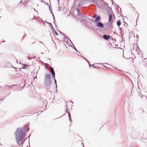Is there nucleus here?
Instances as JSON below:
<instances>
[{
    "label": "nucleus",
    "mask_w": 147,
    "mask_h": 147,
    "mask_svg": "<svg viewBox=\"0 0 147 147\" xmlns=\"http://www.w3.org/2000/svg\"><path fill=\"white\" fill-rule=\"evenodd\" d=\"M51 83V76L49 74H47L45 76V84L46 86H48Z\"/></svg>",
    "instance_id": "1"
},
{
    "label": "nucleus",
    "mask_w": 147,
    "mask_h": 147,
    "mask_svg": "<svg viewBox=\"0 0 147 147\" xmlns=\"http://www.w3.org/2000/svg\"><path fill=\"white\" fill-rule=\"evenodd\" d=\"M96 26L98 27L103 28L104 25L103 24L100 22H98L96 24Z\"/></svg>",
    "instance_id": "2"
},
{
    "label": "nucleus",
    "mask_w": 147,
    "mask_h": 147,
    "mask_svg": "<svg viewBox=\"0 0 147 147\" xmlns=\"http://www.w3.org/2000/svg\"><path fill=\"white\" fill-rule=\"evenodd\" d=\"M50 71L52 74L53 77L54 78H55V72L53 70V69L52 67H51Z\"/></svg>",
    "instance_id": "3"
},
{
    "label": "nucleus",
    "mask_w": 147,
    "mask_h": 147,
    "mask_svg": "<svg viewBox=\"0 0 147 147\" xmlns=\"http://www.w3.org/2000/svg\"><path fill=\"white\" fill-rule=\"evenodd\" d=\"M103 38L107 40H108L110 39V36L109 35H104L103 36Z\"/></svg>",
    "instance_id": "4"
},
{
    "label": "nucleus",
    "mask_w": 147,
    "mask_h": 147,
    "mask_svg": "<svg viewBox=\"0 0 147 147\" xmlns=\"http://www.w3.org/2000/svg\"><path fill=\"white\" fill-rule=\"evenodd\" d=\"M113 18V15L111 14H109V22H111L112 21V19Z\"/></svg>",
    "instance_id": "5"
},
{
    "label": "nucleus",
    "mask_w": 147,
    "mask_h": 147,
    "mask_svg": "<svg viewBox=\"0 0 147 147\" xmlns=\"http://www.w3.org/2000/svg\"><path fill=\"white\" fill-rule=\"evenodd\" d=\"M100 17L99 16H98L96 18V19L95 20V22H98L99 20H100Z\"/></svg>",
    "instance_id": "6"
},
{
    "label": "nucleus",
    "mask_w": 147,
    "mask_h": 147,
    "mask_svg": "<svg viewBox=\"0 0 147 147\" xmlns=\"http://www.w3.org/2000/svg\"><path fill=\"white\" fill-rule=\"evenodd\" d=\"M121 24V22H120V21H117V25L118 26H119Z\"/></svg>",
    "instance_id": "7"
},
{
    "label": "nucleus",
    "mask_w": 147,
    "mask_h": 147,
    "mask_svg": "<svg viewBox=\"0 0 147 147\" xmlns=\"http://www.w3.org/2000/svg\"><path fill=\"white\" fill-rule=\"evenodd\" d=\"M22 129L20 128H18L17 129V131H16V133H17L18 132V131H22Z\"/></svg>",
    "instance_id": "8"
},
{
    "label": "nucleus",
    "mask_w": 147,
    "mask_h": 147,
    "mask_svg": "<svg viewBox=\"0 0 147 147\" xmlns=\"http://www.w3.org/2000/svg\"><path fill=\"white\" fill-rule=\"evenodd\" d=\"M77 11H78V14L79 15H80V11H79V9H77Z\"/></svg>",
    "instance_id": "9"
},
{
    "label": "nucleus",
    "mask_w": 147,
    "mask_h": 147,
    "mask_svg": "<svg viewBox=\"0 0 147 147\" xmlns=\"http://www.w3.org/2000/svg\"><path fill=\"white\" fill-rule=\"evenodd\" d=\"M54 34L56 35H58V34H57V32L55 30H54Z\"/></svg>",
    "instance_id": "10"
},
{
    "label": "nucleus",
    "mask_w": 147,
    "mask_h": 147,
    "mask_svg": "<svg viewBox=\"0 0 147 147\" xmlns=\"http://www.w3.org/2000/svg\"><path fill=\"white\" fill-rule=\"evenodd\" d=\"M97 15L95 14V15H94L93 16V17L94 18H96V17H97Z\"/></svg>",
    "instance_id": "11"
},
{
    "label": "nucleus",
    "mask_w": 147,
    "mask_h": 147,
    "mask_svg": "<svg viewBox=\"0 0 147 147\" xmlns=\"http://www.w3.org/2000/svg\"><path fill=\"white\" fill-rule=\"evenodd\" d=\"M97 15L95 14V15H94L93 16V17L94 18H96V17H97Z\"/></svg>",
    "instance_id": "12"
},
{
    "label": "nucleus",
    "mask_w": 147,
    "mask_h": 147,
    "mask_svg": "<svg viewBox=\"0 0 147 147\" xmlns=\"http://www.w3.org/2000/svg\"><path fill=\"white\" fill-rule=\"evenodd\" d=\"M68 114L69 117V118L71 119V117H70V113H68Z\"/></svg>",
    "instance_id": "13"
},
{
    "label": "nucleus",
    "mask_w": 147,
    "mask_h": 147,
    "mask_svg": "<svg viewBox=\"0 0 147 147\" xmlns=\"http://www.w3.org/2000/svg\"><path fill=\"white\" fill-rule=\"evenodd\" d=\"M48 83H49V82H47Z\"/></svg>",
    "instance_id": "14"
}]
</instances>
